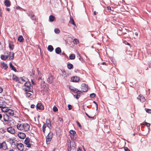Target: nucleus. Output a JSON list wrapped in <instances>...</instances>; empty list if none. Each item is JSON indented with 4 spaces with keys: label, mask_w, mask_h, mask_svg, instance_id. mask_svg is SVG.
<instances>
[{
    "label": "nucleus",
    "mask_w": 151,
    "mask_h": 151,
    "mask_svg": "<svg viewBox=\"0 0 151 151\" xmlns=\"http://www.w3.org/2000/svg\"><path fill=\"white\" fill-rule=\"evenodd\" d=\"M35 106L34 104H32L31 106V108H35Z\"/></svg>",
    "instance_id": "nucleus-56"
},
{
    "label": "nucleus",
    "mask_w": 151,
    "mask_h": 151,
    "mask_svg": "<svg viewBox=\"0 0 151 151\" xmlns=\"http://www.w3.org/2000/svg\"><path fill=\"white\" fill-rule=\"evenodd\" d=\"M1 65L2 68H4L5 70L6 69L8 68L7 64L4 63H1Z\"/></svg>",
    "instance_id": "nucleus-26"
},
{
    "label": "nucleus",
    "mask_w": 151,
    "mask_h": 151,
    "mask_svg": "<svg viewBox=\"0 0 151 151\" xmlns=\"http://www.w3.org/2000/svg\"><path fill=\"white\" fill-rule=\"evenodd\" d=\"M18 136L21 139H24L25 138L26 135L23 132H19L18 134Z\"/></svg>",
    "instance_id": "nucleus-10"
},
{
    "label": "nucleus",
    "mask_w": 151,
    "mask_h": 151,
    "mask_svg": "<svg viewBox=\"0 0 151 151\" xmlns=\"http://www.w3.org/2000/svg\"><path fill=\"white\" fill-rule=\"evenodd\" d=\"M68 107L69 110H70L72 109V106L68 104Z\"/></svg>",
    "instance_id": "nucleus-52"
},
{
    "label": "nucleus",
    "mask_w": 151,
    "mask_h": 151,
    "mask_svg": "<svg viewBox=\"0 0 151 151\" xmlns=\"http://www.w3.org/2000/svg\"><path fill=\"white\" fill-rule=\"evenodd\" d=\"M47 49L50 52H52L54 49L52 46L51 45H49Z\"/></svg>",
    "instance_id": "nucleus-30"
},
{
    "label": "nucleus",
    "mask_w": 151,
    "mask_h": 151,
    "mask_svg": "<svg viewBox=\"0 0 151 151\" xmlns=\"http://www.w3.org/2000/svg\"><path fill=\"white\" fill-rule=\"evenodd\" d=\"M4 4L6 7H9L11 5V2L9 0H5Z\"/></svg>",
    "instance_id": "nucleus-22"
},
{
    "label": "nucleus",
    "mask_w": 151,
    "mask_h": 151,
    "mask_svg": "<svg viewBox=\"0 0 151 151\" xmlns=\"http://www.w3.org/2000/svg\"><path fill=\"white\" fill-rule=\"evenodd\" d=\"M6 105L5 104V102L2 101L0 102V108L2 109L3 107H5Z\"/></svg>",
    "instance_id": "nucleus-27"
},
{
    "label": "nucleus",
    "mask_w": 151,
    "mask_h": 151,
    "mask_svg": "<svg viewBox=\"0 0 151 151\" xmlns=\"http://www.w3.org/2000/svg\"><path fill=\"white\" fill-rule=\"evenodd\" d=\"M150 123H147V124H146V126L147 127H149L150 126Z\"/></svg>",
    "instance_id": "nucleus-64"
},
{
    "label": "nucleus",
    "mask_w": 151,
    "mask_h": 151,
    "mask_svg": "<svg viewBox=\"0 0 151 151\" xmlns=\"http://www.w3.org/2000/svg\"><path fill=\"white\" fill-rule=\"evenodd\" d=\"M12 79L13 80L18 82L19 83H21L20 81V79L18 77L14 75H13Z\"/></svg>",
    "instance_id": "nucleus-18"
},
{
    "label": "nucleus",
    "mask_w": 151,
    "mask_h": 151,
    "mask_svg": "<svg viewBox=\"0 0 151 151\" xmlns=\"http://www.w3.org/2000/svg\"><path fill=\"white\" fill-rule=\"evenodd\" d=\"M10 116L7 115V114H5L3 115V117L4 121L6 122H8L9 121V117Z\"/></svg>",
    "instance_id": "nucleus-16"
},
{
    "label": "nucleus",
    "mask_w": 151,
    "mask_h": 151,
    "mask_svg": "<svg viewBox=\"0 0 151 151\" xmlns=\"http://www.w3.org/2000/svg\"><path fill=\"white\" fill-rule=\"evenodd\" d=\"M137 99L141 102H143L145 101V97L141 94L139 95L137 98Z\"/></svg>",
    "instance_id": "nucleus-11"
},
{
    "label": "nucleus",
    "mask_w": 151,
    "mask_h": 151,
    "mask_svg": "<svg viewBox=\"0 0 151 151\" xmlns=\"http://www.w3.org/2000/svg\"><path fill=\"white\" fill-rule=\"evenodd\" d=\"M69 23H70L71 24H72L74 26H76V24H75L73 18H72V17H70V20L69 22Z\"/></svg>",
    "instance_id": "nucleus-32"
},
{
    "label": "nucleus",
    "mask_w": 151,
    "mask_h": 151,
    "mask_svg": "<svg viewBox=\"0 0 151 151\" xmlns=\"http://www.w3.org/2000/svg\"><path fill=\"white\" fill-rule=\"evenodd\" d=\"M25 77L24 76L21 78V80L22 81H25Z\"/></svg>",
    "instance_id": "nucleus-53"
},
{
    "label": "nucleus",
    "mask_w": 151,
    "mask_h": 151,
    "mask_svg": "<svg viewBox=\"0 0 151 151\" xmlns=\"http://www.w3.org/2000/svg\"><path fill=\"white\" fill-rule=\"evenodd\" d=\"M56 53L57 54H59L61 52V49L59 47L56 48L55 49Z\"/></svg>",
    "instance_id": "nucleus-24"
},
{
    "label": "nucleus",
    "mask_w": 151,
    "mask_h": 151,
    "mask_svg": "<svg viewBox=\"0 0 151 151\" xmlns=\"http://www.w3.org/2000/svg\"><path fill=\"white\" fill-rule=\"evenodd\" d=\"M78 57H79V59L80 60H81V55L78 52H77Z\"/></svg>",
    "instance_id": "nucleus-51"
},
{
    "label": "nucleus",
    "mask_w": 151,
    "mask_h": 151,
    "mask_svg": "<svg viewBox=\"0 0 151 151\" xmlns=\"http://www.w3.org/2000/svg\"><path fill=\"white\" fill-rule=\"evenodd\" d=\"M1 148H2L4 150L7 149V145L5 142H3L2 143L0 142V149Z\"/></svg>",
    "instance_id": "nucleus-8"
},
{
    "label": "nucleus",
    "mask_w": 151,
    "mask_h": 151,
    "mask_svg": "<svg viewBox=\"0 0 151 151\" xmlns=\"http://www.w3.org/2000/svg\"><path fill=\"white\" fill-rule=\"evenodd\" d=\"M4 54L8 56V58H9V59L12 60L14 57V53L13 52H10L8 51H6Z\"/></svg>",
    "instance_id": "nucleus-4"
},
{
    "label": "nucleus",
    "mask_w": 151,
    "mask_h": 151,
    "mask_svg": "<svg viewBox=\"0 0 151 151\" xmlns=\"http://www.w3.org/2000/svg\"><path fill=\"white\" fill-rule=\"evenodd\" d=\"M68 68L69 69H71L73 68V65L71 63H69L67 65Z\"/></svg>",
    "instance_id": "nucleus-38"
},
{
    "label": "nucleus",
    "mask_w": 151,
    "mask_h": 151,
    "mask_svg": "<svg viewBox=\"0 0 151 151\" xmlns=\"http://www.w3.org/2000/svg\"><path fill=\"white\" fill-rule=\"evenodd\" d=\"M9 109L6 106L1 109V111L4 112H7Z\"/></svg>",
    "instance_id": "nucleus-28"
},
{
    "label": "nucleus",
    "mask_w": 151,
    "mask_h": 151,
    "mask_svg": "<svg viewBox=\"0 0 151 151\" xmlns=\"http://www.w3.org/2000/svg\"><path fill=\"white\" fill-rule=\"evenodd\" d=\"M18 40L20 42H22L24 41V39L22 36H20L18 38Z\"/></svg>",
    "instance_id": "nucleus-31"
},
{
    "label": "nucleus",
    "mask_w": 151,
    "mask_h": 151,
    "mask_svg": "<svg viewBox=\"0 0 151 151\" xmlns=\"http://www.w3.org/2000/svg\"><path fill=\"white\" fill-rule=\"evenodd\" d=\"M74 96L77 99L79 98V97L78 96V95H75Z\"/></svg>",
    "instance_id": "nucleus-58"
},
{
    "label": "nucleus",
    "mask_w": 151,
    "mask_h": 151,
    "mask_svg": "<svg viewBox=\"0 0 151 151\" xmlns=\"http://www.w3.org/2000/svg\"><path fill=\"white\" fill-rule=\"evenodd\" d=\"M122 29L121 27H119L118 29L117 34L121 36L122 35Z\"/></svg>",
    "instance_id": "nucleus-23"
},
{
    "label": "nucleus",
    "mask_w": 151,
    "mask_h": 151,
    "mask_svg": "<svg viewBox=\"0 0 151 151\" xmlns=\"http://www.w3.org/2000/svg\"><path fill=\"white\" fill-rule=\"evenodd\" d=\"M8 141L12 145H15V141L14 139L11 138H9L8 139Z\"/></svg>",
    "instance_id": "nucleus-25"
},
{
    "label": "nucleus",
    "mask_w": 151,
    "mask_h": 151,
    "mask_svg": "<svg viewBox=\"0 0 151 151\" xmlns=\"http://www.w3.org/2000/svg\"><path fill=\"white\" fill-rule=\"evenodd\" d=\"M85 114L88 116V118H93V117H91L90 116H89L86 113Z\"/></svg>",
    "instance_id": "nucleus-57"
},
{
    "label": "nucleus",
    "mask_w": 151,
    "mask_h": 151,
    "mask_svg": "<svg viewBox=\"0 0 151 151\" xmlns=\"http://www.w3.org/2000/svg\"><path fill=\"white\" fill-rule=\"evenodd\" d=\"M95 94L94 93H92L90 95V96L92 98H94L95 96Z\"/></svg>",
    "instance_id": "nucleus-45"
},
{
    "label": "nucleus",
    "mask_w": 151,
    "mask_h": 151,
    "mask_svg": "<svg viewBox=\"0 0 151 151\" xmlns=\"http://www.w3.org/2000/svg\"><path fill=\"white\" fill-rule=\"evenodd\" d=\"M47 125L44 122V124H43V125L42 126V129L43 132L44 133H45V128H46L47 127Z\"/></svg>",
    "instance_id": "nucleus-34"
},
{
    "label": "nucleus",
    "mask_w": 151,
    "mask_h": 151,
    "mask_svg": "<svg viewBox=\"0 0 151 151\" xmlns=\"http://www.w3.org/2000/svg\"><path fill=\"white\" fill-rule=\"evenodd\" d=\"M76 123L77 124V125L78 126L81 128V129L82 128V127L80 124V123L76 121Z\"/></svg>",
    "instance_id": "nucleus-47"
},
{
    "label": "nucleus",
    "mask_w": 151,
    "mask_h": 151,
    "mask_svg": "<svg viewBox=\"0 0 151 151\" xmlns=\"http://www.w3.org/2000/svg\"><path fill=\"white\" fill-rule=\"evenodd\" d=\"M7 130L9 133L12 134H14L16 133L15 129L12 127L7 128Z\"/></svg>",
    "instance_id": "nucleus-7"
},
{
    "label": "nucleus",
    "mask_w": 151,
    "mask_h": 151,
    "mask_svg": "<svg viewBox=\"0 0 151 151\" xmlns=\"http://www.w3.org/2000/svg\"><path fill=\"white\" fill-rule=\"evenodd\" d=\"M146 111L147 113H151V109H147L146 110Z\"/></svg>",
    "instance_id": "nucleus-50"
},
{
    "label": "nucleus",
    "mask_w": 151,
    "mask_h": 151,
    "mask_svg": "<svg viewBox=\"0 0 151 151\" xmlns=\"http://www.w3.org/2000/svg\"><path fill=\"white\" fill-rule=\"evenodd\" d=\"M58 119L59 121H60V122H61L62 123H63V119L62 118H61L60 117H59L58 118Z\"/></svg>",
    "instance_id": "nucleus-54"
},
{
    "label": "nucleus",
    "mask_w": 151,
    "mask_h": 151,
    "mask_svg": "<svg viewBox=\"0 0 151 151\" xmlns=\"http://www.w3.org/2000/svg\"><path fill=\"white\" fill-rule=\"evenodd\" d=\"M55 33H59L60 32V30L58 29H55Z\"/></svg>",
    "instance_id": "nucleus-46"
},
{
    "label": "nucleus",
    "mask_w": 151,
    "mask_h": 151,
    "mask_svg": "<svg viewBox=\"0 0 151 151\" xmlns=\"http://www.w3.org/2000/svg\"><path fill=\"white\" fill-rule=\"evenodd\" d=\"M10 66V68H11L15 72H16L17 71V70L15 68L14 66L12 65V64L10 63L9 64Z\"/></svg>",
    "instance_id": "nucleus-36"
},
{
    "label": "nucleus",
    "mask_w": 151,
    "mask_h": 151,
    "mask_svg": "<svg viewBox=\"0 0 151 151\" xmlns=\"http://www.w3.org/2000/svg\"><path fill=\"white\" fill-rule=\"evenodd\" d=\"M124 149L125 151H130L127 147H124Z\"/></svg>",
    "instance_id": "nucleus-49"
},
{
    "label": "nucleus",
    "mask_w": 151,
    "mask_h": 151,
    "mask_svg": "<svg viewBox=\"0 0 151 151\" xmlns=\"http://www.w3.org/2000/svg\"><path fill=\"white\" fill-rule=\"evenodd\" d=\"M46 124L47 126L50 129L51 128V121L49 119H46Z\"/></svg>",
    "instance_id": "nucleus-20"
},
{
    "label": "nucleus",
    "mask_w": 151,
    "mask_h": 151,
    "mask_svg": "<svg viewBox=\"0 0 151 151\" xmlns=\"http://www.w3.org/2000/svg\"><path fill=\"white\" fill-rule=\"evenodd\" d=\"M79 80V77L76 76H74L71 78V81L73 82H77Z\"/></svg>",
    "instance_id": "nucleus-15"
},
{
    "label": "nucleus",
    "mask_w": 151,
    "mask_h": 151,
    "mask_svg": "<svg viewBox=\"0 0 151 151\" xmlns=\"http://www.w3.org/2000/svg\"><path fill=\"white\" fill-rule=\"evenodd\" d=\"M126 32H127V31L125 29V31H123V32H122V35H124L126 34Z\"/></svg>",
    "instance_id": "nucleus-59"
},
{
    "label": "nucleus",
    "mask_w": 151,
    "mask_h": 151,
    "mask_svg": "<svg viewBox=\"0 0 151 151\" xmlns=\"http://www.w3.org/2000/svg\"><path fill=\"white\" fill-rule=\"evenodd\" d=\"M53 136V133L52 132H50L48 135L46 137V143L47 144H49L51 141Z\"/></svg>",
    "instance_id": "nucleus-3"
},
{
    "label": "nucleus",
    "mask_w": 151,
    "mask_h": 151,
    "mask_svg": "<svg viewBox=\"0 0 151 151\" xmlns=\"http://www.w3.org/2000/svg\"><path fill=\"white\" fill-rule=\"evenodd\" d=\"M107 10L109 11L111 10V8L109 6H108L107 8Z\"/></svg>",
    "instance_id": "nucleus-55"
},
{
    "label": "nucleus",
    "mask_w": 151,
    "mask_h": 151,
    "mask_svg": "<svg viewBox=\"0 0 151 151\" xmlns=\"http://www.w3.org/2000/svg\"><path fill=\"white\" fill-rule=\"evenodd\" d=\"M26 96L27 97H29L32 96V94L30 93L26 92Z\"/></svg>",
    "instance_id": "nucleus-43"
},
{
    "label": "nucleus",
    "mask_w": 151,
    "mask_h": 151,
    "mask_svg": "<svg viewBox=\"0 0 151 151\" xmlns=\"http://www.w3.org/2000/svg\"><path fill=\"white\" fill-rule=\"evenodd\" d=\"M147 123H148L145 122L142 123V124L146 125V124H147Z\"/></svg>",
    "instance_id": "nucleus-62"
},
{
    "label": "nucleus",
    "mask_w": 151,
    "mask_h": 151,
    "mask_svg": "<svg viewBox=\"0 0 151 151\" xmlns=\"http://www.w3.org/2000/svg\"><path fill=\"white\" fill-rule=\"evenodd\" d=\"M17 129L21 131L27 132L29 130L30 126L27 123H19L17 125Z\"/></svg>",
    "instance_id": "nucleus-1"
},
{
    "label": "nucleus",
    "mask_w": 151,
    "mask_h": 151,
    "mask_svg": "<svg viewBox=\"0 0 151 151\" xmlns=\"http://www.w3.org/2000/svg\"><path fill=\"white\" fill-rule=\"evenodd\" d=\"M6 114L10 117L13 116L14 114V111L12 109H9Z\"/></svg>",
    "instance_id": "nucleus-12"
},
{
    "label": "nucleus",
    "mask_w": 151,
    "mask_h": 151,
    "mask_svg": "<svg viewBox=\"0 0 151 151\" xmlns=\"http://www.w3.org/2000/svg\"><path fill=\"white\" fill-rule=\"evenodd\" d=\"M70 134L73 136L75 135V134H76V132L73 130H70Z\"/></svg>",
    "instance_id": "nucleus-41"
},
{
    "label": "nucleus",
    "mask_w": 151,
    "mask_h": 151,
    "mask_svg": "<svg viewBox=\"0 0 151 151\" xmlns=\"http://www.w3.org/2000/svg\"><path fill=\"white\" fill-rule=\"evenodd\" d=\"M53 110L54 112H56L58 110V109L56 106H54L53 107Z\"/></svg>",
    "instance_id": "nucleus-44"
},
{
    "label": "nucleus",
    "mask_w": 151,
    "mask_h": 151,
    "mask_svg": "<svg viewBox=\"0 0 151 151\" xmlns=\"http://www.w3.org/2000/svg\"><path fill=\"white\" fill-rule=\"evenodd\" d=\"M24 90L26 92H30L33 93V90L30 87H27V88H24Z\"/></svg>",
    "instance_id": "nucleus-33"
},
{
    "label": "nucleus",
    "mask_w": 151,
    "mask_h": 151,
    "mask_svg": "<svg viewBox=\"0 0 151 151\" xmlns=\"http://www.w3.org/2000/svg\"><path fill=\"white\" fill-rule=\"evenodd\" d=\"M72 147H74L75 148L76 147V144L75 142L74 141H72Z\"/></svg>",
    "instance_id": "nucleus-42"
},
{
    "label": "nucleus",
    "mask_w": 151,
    "mask_h": 151,
    "mask_svg": "<svg viewBox=\"0 0 151 151\" xmlns=\"http://www.w3.org/2000/svg\"><path fill=\"white\" fill-rule=\"evenodd\" d=\"M36 108L37 110H43L44 109L43 105L40 103H38L36 105Z\"/></svg>",
    "instance_id": "nucleus-9"
},
{
    "label": "nucleus",
    "mask_w": 151,
    "mask_h": 151,
    "mask_svg": "<svg viewBox=\"0 0 151 151\" xmlns=\"http://www.w3.org/2000/svg\"><path fill=\"white\" fill-rule=\"evenodd\" d=\"M1 59L5 60L8 58V56H7L5 54L4 55H1Z\"/></svg>",
    "instance_id": "nucleus-29"
},
{
    "label": "nucleus",
    "mask_w": 151,
    "mask_h": 151,
    "mask_svg": "<svg viewBox=\"0 0 151 151\" xmlns=\"http://www.w3.org/2000/svg\"><path fill=\"white\" fill-rule=\"evenodd\" d=\"M54 78L51 75H50L47 79V81L49 83H51L53 81Z\"/></svg>",
    "instance_id": "nucleus-17"
},
{
    "label": "nucleus",
    "mask_w": 151,
    "mask_h": 151,
    "mask_svg": "<svg viewBox=\"0 0 151 151\" xmlns=\"http://www.w3.org/2000/svg\"><path fill=\"white\" fill-rule=\"evenodd\" d=\"M28 16L30 17L33 20H35L36 19V16L32 13H29L28 14Z\"/></svg>",
    "instance_id": "nucleus-19"
},
{
    "label": "nucleus",
    "mask_w": 151,
    "mask_h": 151,
    "mask_svg": "<svg viewBox=\"0 0 151 151\" xmlns=\"http://www.w3.org/2000/svg\"><path fill=\"white\" fill-rule=\"evenodd\" d=\"M71 142L70 139H68L67 141V143L66 144L68 146V151H71Z\"/></svg>",
    "instance_id": "nucleus-13"
},
{
    "label": "nucleus",
    "mask_w": 151,
    "mask_h": 151,
    "mask_svg": "<svg viewBox=\"0 0 151 151\" xmlns=\"http://www.w3.org/2000/svg\"><path fill=\"white\" fill-rule=\"evenodd\" d=\"M15 145L16 146L17 148L20 151H22L24 149V146L22 143H16Z\"/></svg>",
    "instance_id": "nucleus-5"
},
{
    "label": "nucleus",
    "mask_w": 151,
    "mask_h": 151,
    "mask_svg": "<svg viewBox=\"0 0 151 151\" xmlns=\"http://www.w3.org/2000/svg\"><path fill=\"white\" fill-rule=\"evenodd\" d=\"M37 71L38 74L40 75V76L42 75V73L40 72V71L39 70V68H37Z\"/></svg>",
    "instance_id": "nucleus-48"
},
{
    "label": "nucleus",
    "mask_w": 151,
    "mask_h": 151,
    "mask_svg": "<svg viewBox=\"0 0 151 151\" xmlns=\"http://www.w3.org/2000/svg\"><path fill=\"white\" fill-rule=\"evenodd\" d=\"M9 49L12 50L14 47L13 42L12 41H9Z\"/></svg>",
    "instance_id": "nucleus-21"
},
{
    "label": "nucleus",
    "mask_w": 151,
    "mask_h": 151,
    "mask_svg": "<svg viewBox=\"0 0 151 151\" xmlns=\"http://www.w3.org/2000/svg\"><path fill=\"white\" fill-rule=\"evenodd\" d=\"M69 58L71 60L74 59L75 58V54H71L69 56Z\"/></svg>",
    "instance_id": "nucleus-39"
},
{
    "label": "nucleus",
    "mask_w": 151,
    "mask_h": 151,
    "mask_svg": "<svg viewBox=\"0 0 151 151\" xmlns=\"http://www.w3.org/2000/svg\"><path fill=\"white\" fill-rule=\"evenodd\" d=\"M88 86L86 84L83 83H82L81 86V90L84 92H86L88 89Z\"/></svg>",
    "instance_id": "nucleus-6"
},
{
    "label": "nucleus",
    "mask_w": 151,
    "mask_h": 151,
    "mask_svg": "<svg viewBox=\"0 0 151 151\" xmlns=\"http://www.w3.org/2000/svg\"><path fill=\"white\" fill-rule=\"evenodd\" d=\"M24 85L27 87H30L31 85L29 82H27L25 83Z\"/></svg>",
    "instance_id": "nucleus-37"
},
{
    "label": "nucleus",
    "mask_w": 151,
    "mask_h": 151,
    "mask_svg": "<svg viewBox=\"0 0 151 151\" xmlns=\"http://www.w3.org/2000/svg\"><path fill=\"white\" fill-rule=\"evenodd\" d=\"M69 88L71 91L73 92L74 93H77V92L81 93V91H78L77 89L74 87H72L70 86H69Z\"/></svg>",
    "instance_id": "nucleus-14"
},
{
    "label": "nucleus",
    "mask_w": 151,
    "mask_h": 151,
    "mask_svg": "<svg viewBox=\"0 0 151 151\" xmlns=\"http://www.w3.org/2000/svg\"><path fill=\"white\" fill-rule=\"evenodd\" d=\"M102 65H107L106 62H104L102 63Z\"/></svg>",
    "instance_id": "nucleus-63"
},
{
    "label": "nucleus",
    "mask_w": 151,
    "mask_h": 151,
    "mask_svg": "<svg viewBox=\"0 0 151 151\" xmlns=\"http://www.w3.org/2000/svg\"><path fill=\"white\" fill-rule=\"evenodd\" d=\"M50 20V22H53L54 20L55 17L53 15H50L49 17Z\"/></svg>",
    "instance_id": "nucleus-35"
},
{
    "label": "nucleus",
    "mask_w": 151,
    "mask_h": 151,
    "mask_svg": "<svg viewBox=\"0 0 151 151\" xmlns=\"http://www.w3.org/2000/svg\"><path fill=\"white\" fill-rule=\"evenodd\" d=\"M3 91V89L2 88L0 87V93H1Z\"/></svg>",
    "instance_id": "nucleus-61"
},
{
    "label": "nucleus",
    "mask_w": 151,
    "mask_h": 151,
    "mask_svg": "<svg viewBox=\"0 0 151 151\" xmlns=\"http://www.w3.org/2000/svg\"><path fill=\"white\" fill-rule=\"evenodd\" d=\"M3 115L1 114H0V120H1V119L3 118Z\"/></svg>",
    "instance_id": "nucleus-60"
},
{
    "label": "nucleus",
    "mask_w": 151,
    "mask_h": 151,
    "mask_svg": "<svg viewBox=\"0 0 151 151\" xmlns=\"http://www.w3.org/2000/svg\"><path fill=\"white\" fill-rule=\"evenodd\" d=\"M24 144L25 145L26 147L28 148H30L33 146L34 142L30 141V139L28 137H27L24 141Z\"/></svg>",
    "instance_id": "nucleus-2"
},
{
    "label": "nucleus",
    "mask_w": 151,
    "mask_h": 151,
    "mask_svg": "<svg viewBox=\"0 0 151 151\" xmlns=\"http://www.w3.org/2000/svg\"><path fill=\"white\" fill-rule=\"evenodd\" d=\"M73 42L74 44H77L79 42V40H78L77 39H75L73 41Z\"/></svg>",
    "instance_id": "nucleus-40"
}]
</instances>
